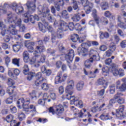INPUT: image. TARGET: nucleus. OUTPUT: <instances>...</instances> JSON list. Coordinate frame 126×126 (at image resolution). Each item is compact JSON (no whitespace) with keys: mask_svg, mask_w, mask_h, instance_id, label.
Here are the masks:
<instances>
[{"mask_svg":"<svg viewBox=\"0 0 126 126\" xmlns=\"http://www.w3.org/2000/svg\"><path fill=\"white\" fill-rule=\"evenodd\" d=\"M86 27H84L80 29V34H84V37H80L78 39L79 43H83L86 38V32H87Z\"/></svg>","mask_w":126,"mask_h":126,"instance_id":"obj_15","label":"nucleus"},{"mask_svg":"<svg viewBox=\"0 0 126 126\" xmlns=\"http://www.w3.org/2000/svg\"><path fill=\"white\" fill-rule=\"evenodd\" d=\"M64 90L63 89V87L61 86L59 88V92L60 94H62L63 93Z\"/></svg>","mask_w":126,"mask_h":126,"instance_id":"obj_63","label":"nucleus"},{"mask_svg":"<svg viewBox=\"0 0 126 126\" xmlns=\"http://www.w3.org/2000/svg\"><path fill=\"white\" fill-rule=\"evenodd\" d=\"M85 43L81 44L82 47L78 48V55L82 57H87L88 56V49L83 47Z\"/></svg>","mask_w":126,"mask_h":126,"instance_id":"obj_12","label":"nucleus"},{"mask_svg":"<svg viewBox=\"0 0 126 126\" xmlns=\"http://www.w3.org/2000/svg\"><path fill=\"white\" fill-rule=\"evenodd\" d=\"M71 19L74 22H78L81 19L80 14L79 13L74 14Z\"/></svg>","mask_w":126,"mask_h":126,"instance_id":"obj_31","label":"nucleus"},{"mask_svg":"<svg viewBox=\"0 0 126 126\" xmlns=\"http://www.w3.org/2000/svg\"><path fill=\"white\" fill-rule=\"evenodd\" d=\"M118 75L120 77L124 76V75H125V71L123 69L120 68Z\"/></svg>","mask_w":126,"mask_h":126,"instance_id":"obj_61","label":"nucleus"},{"mask_svg":"<svg viewBox=\"0 0 126 126\" xmlns=\"http://www.w3.org/2000/svg\"><path fill=\"white\" fill-rule=\"evenodd\" d=\"M124 111H125V105H121L119 109L116 110V113L112 112V114L113 116H116L117 118H122V117H124Z\"/></svg>","mask_w":126,"mask_h":126,"instance_id":"obj_10","label":"nucleus"},{"mask_svg":"<svg viewBox=\"0 0 126 126\" xmlns=\"http://www.w3.org/2000/svg\"><path fill=\"white\" fill-rule=\"evenodd\" d=\"M45 47L44 46H37L33 53L35 57L32 58L30 61L31 63H36V57H37V56H40L41 52H45Z\"/></svg>","mask_w":126,"mask_h":126,"instance_id":"obj_7","label":"nucleus"},{"mask_svg":"<svg viewBox=\"0 0 126 126\" xmlns=\"http://www.w3.org/2000/svg\"><path fill=\"white\" fill-rule=\"evenodd\" d=\"M20 48H21V46H20V44L18 43H17L13 45V49L15 53H17V52H19Z\"/></svg>","mask_w":126,"mask_h":126,"instance_id":"obj_36","label":"nucleus"},{"mask_svg":"<svg viewBox=\"0 0 126 126\" xmlns=\"http://www.w3.org/2000/svg\"><path fill=\"white\" fill-rule=\"evenodd\" d=\"M23 73L25 75H28L27 79L29 81L32 80V78L35 76V74L34 72H31L29 73V68L28 67V65L25 64L24 66V69L23 70Z\"/></svg>","mask_w":126,"mask_h":126,"instance_id":"obj_8","label":"nucleus"},{"mask_svg":"<svg viewBox=\"0 0 126 126\" xmlns=\"http://www.w3.org/2000/svg\"><path fill=\"white\" fill-rule=\"evenodd\" d=\"M40 18L38 15H35L34 16L30 15L29 11H28L27 13H26L24 15V21L25 23H28L29 20L32 23H35V20L39 21Z\"/></svg>","mask_w":126,"mask_h":126,"instance_id":"obj_5","label":"nucleus"},{"mask_svg":"<svg viewBox=\"0 0 126 126\" xmlns=\"http://www.w3.org/2000/svg\"><path fill=\"white\" fill-rule=\"evenodd\" d=\"M13 120V116L11 115L10 114L6 117V121L7 123H10Z\"/></svg>","mask_w":126,"mask_h":126,"instance_id":"obj_46","label":"nucleus"},{"mask_svg":"<svg viewBox=\"0 0 126 126\" xmlns=\"http://www.w3.org/2000/svg\"><path fill=\"white\" fill-rule=\"evenodd\" d=\"M63 81H64L63 80V78L62 73H59L58 75L56 77L55 83L58 84V83H62V82H63Z\"/></svg>","mask_w":126,"mask_h":126,"instance_id":"obj_24","label":"nucleus"},{"mask_svg":"<svg viewBox=\"0 0 126 126\" xmlns=\"http://www.w3.org/2000/svg\"><path fill=\"white\" fill-rule=\"evenodd\" d=\"M67 83L68 85L66 87L65 92L70 93V92H71V91L73 90L74 87V81L70 80L68 81Z\"/></svg>","mask_w":126,"mask_h":126,"instance_id":"obj_17","label":"nucleus"},{"mask_svg":"<svg viewBox=\"0 0 126 126\" xmlns=\"http://www.w3.org/2000/svg\"><path fill=\"white\" fill-rule=\"evenodd\" d=\"M74 57V51L70 49L68 51L67 54H65V59L67 63H71L73 61V57Z\"/></svg>","mask_w":126,"mask_h":126,"instance_id":"obj_9","label":"nucleus"},{"mask_svg":"<svg viewBox=\"0 0 126 126\" xmlns=\"http://www.w3.org/2000/svg\"><path fill=\"white\" fill-rule=\"evenodd\" d=\"M112 54H113V51H111V50H110V49H109L108 50L105 52V55L106 57H109L111 56Z\"/></svg>","mask_w":126,"mask_h":126,"instance_id":"obj_58","label":"nucleus"},{"mask_svg":"<svg viewBox=\"0 0 126 126\" xmlns=\"http://www.w3.org/2000/svg\"><path fill=\"white\" fill-rule=\"evenodd\" d=\"M69 67L70 68L71 70H72L73 71H74L75 69H76V65L74 63L70 64L68 65Z\"/></svg>","mask_w":126,"mask_h":126,"instance_id":"obj_49","label":"nucleus"},{"mask_svg":"<svg viewBox=\"0 0 126 126\" xmlns=\"http://www.w3.org/2000/svg\"><path fill=\"white\" fill-rule=\"evenodd\" d=\"M8 22L9 23H12V25L19 26L20 31L22 32L25 30V26L21 25V19L17 18V16L15 15L8 17Z\"/></svg>","mask_w":126,"mask_h":126,"instance_id":"obj_3","label":"nucleus"},{"mask_svg":"<svg viewBox=\"0 0 126 126\" xmlns=\"http://www.w3.org/2000/svg\"><path fill=\"white\" fill-rule=\"evenodd\" d=\"M10 110L11 113H12V114H14L15 113H16V112H17L16 107H15V106H13V105H12L10 107Z\"/></svg>","mask_w":126,"mask_h":126,"instance_id":"obj_52","label":"nucleus"},{"mask_svg":"<svg viewBox=\"0 0 126 126\" xmlns=\"http://www.w3.org/2000/svg\"><path fill=\"white\" fill-rule=\"evenodd\" d=\"M7 34H11L10 32H8L7 33H6L5 36L4 37L3 39L4 41L6 42V43H8L9 41H10V38H9V36H8V35Z\"/></svg>","mask_w":126,"mask_h":126,"instance_id":"obj_45","label":"nucleus"},{"mask_svg":"<svg viewBox=\"0 0 126 126\" xmlns=\"http://www.w3.org/2000/svg\"><path fill=\"white\" fill-rule=\"evenodd\" d=\"M7 84L9 86H12L13 87V85H14V82H13V80H12L11 79L9 78L7 80Z\"/></svg>","mask_w":126,"mask_h":126,"instance_id":"obj_54","label":"nucleus"},{"mask_svg":"<svg viewBox=\"0 0 126 126\" xmlns=\"http://www.w3.org/2000/svg\"><path fill=\"white\" fill-rule=\"evenodd\" d=\"M109 50L111 51L113 53L116 51V44L114 42L110 43L109 46Z\"/></svg>","mask_w":126,"mask_h":126,"instance_id":"obj_40","label":"nucleus"},{"mask_svg":"<svg viewBox=\"0 0 126 126\" xmlns=\"http://www.w3.org/2000/svg\"><path fill=\"white\" fill-rule=\"evenodd\" d=\"M26 5H27L30 11H32V12L35 11V9H36V5L33 2H31V1H28Z\"/></svg>","mask_w":126,"mask_h":126,"instance_id":"obj_20","label":"nucleus"},{"mask_svg":"<svg viewBox=\"0 0 126 126\" xmlns=\"http://www.w3.org/2000/svg\"><path fill=\"white\" fill-rule=\"evenodd\" d=\"M11 8L13 9V10H15L16 11V13L18 14H19L20 13H22L23 12V11L24 10V9L23 8V7L20 5H18L16 3L13 2L12 3L11 6Z\"/></svg>","mask_w":126,"mask_h":126,"instance_id":"obj_11","label":"nucleus"},{"mask_svg":"<svg viewBox=\"0 0 126 126\" xmlns=\"http://www.w3.org/2000/svg\"><path fill=\"white\" fill-rule=\"evenodd\" d=\"M118 25L120 28H122V29H126V25H125L124 22H122V17L120 16L118 17Z\"/></svg>","mask_w":126,"mask_h":126,"instance_id":"obj_25","label":"nucleus"},{"mask_svg":"<svg viewBox=\"0 0 126 126\" xmlns=\"http://www.w3.org/2000/svg\"><path fill=\"white\" fill-rule=\"evenodd\" d=\"M107 49H108V47H107V46L106 45H102L99 47L100 51L102 52H105V51L107 50Z\"/></svg>","mask_w":126,"mask_h":126,"instance_id":"obj_56","label":"nucleus"},{"mask_svg":"<svg viewBox=\"0 0 126 126\" xmlns=\"http://www.w3.org/2000/svg\"><path fill=\"white\" fill-rule=\"evenodd\" d=\"M116 102L118 103L120 105H122L123 104L125 103V99L123 97H120L119 96V98H118L117 99H116Z\"/></svg>","mask_w":126,"mask_h":126,"instance_id":"obj_42","label":"nucleus"},{"mask_svg":"<svg viewBox=\"0 0 126 126\" xmlns=\"http://www.w3.org/2000/svg\"><path fill=\"white\" fill-rule=\"evenodd\" d=\"M8 7H9V5L8 4L5 3L1 4L0 6V9L2 13H6V11H7Z\"/></svg>","mask_w":126,"mask_h":126,"instance_id":"obj_28","label":"nucleus"},{"mask_svg":"<svg viewBox=\"0 0 126 126\" xmlns=\"http://www.w3.org/2000/svg\"><path fill=\"white\" fill-rule=\"evenodd\" d=\"M20 59L14 58L12 60V63H19Z\"/></svg>","mask_w":126,"mask_h":126,"instance_id":"obj_62","label":"nucleus"},{"mask_svg":"<svg viewBox=\"0 0 126 126\" xmlns=\"http://www.w3.org/2000/svg\"><path fill=\"white\" fill-rule=\"evenodd\" d=\"M110 68H111L112 73L115 76L119 75L120 70H118V69H117V66H116L115 64H112L111 68L110 67Z\"/></svg>","mask_w":126,"mask_h":126,"instance_id":"obj_27","label":"nucleus"},{"mask_svg":"<svg viewBox=\"0 0 126 126\" xmlns=\"http://www.w3.org/2000/svg\"><path fill=\"white\" fill-rule=\"evenodd\" d=\"M54 26L55 27H57V26H59V30L55 32V31H53V28L51 26H47L46 27L43 26V24L41 23H38V27L39 28V30L43 32V33H45L46 31H47V29L49 30V32H51L52 33V43H55L56 42V39L57 37L59 38V39H62L63 36V31H66L68 29H69L70 31H72L74 28H76L78 27V29H80V25L79 24H76L75 26L73 24V23L70 22L69 24L67 25L66 23L64 22L63 21H60L59 23L57 21H55L54 23Z\"/></svg>","mask_w":126,"mask_h":126,"instance_id":"obj_1","label":"nucleus"},{"mask_svg":"<svg viewBox=\"0 0 126 126\" xmlns=\"http://www.w3.org/2000/svg\"><path fill=\"white\" fill-rule=\"evenodd\" d=\"M16 94H14L13 95L10 96L9 98H7L5 100L6 104H11L12 103L13 99H15L14 97Z\"/></svg>","mask_w":126,"mask_h":126,"instance_id":"obj_37","label":"nucleus"},{"mask_svg":"<svg viewBox=\"0 0 126 126\" xmlns=\"http://www.w3.org/2000/svg\"><path fill=\"white\" fill-rule=\"evenodd\" d=\"M23 110L25 113H28L29 112V106L27 104H22Z\"/></svg>","mask_w":126,"mask_h":126,"instance_id":"obj_38","label":"nucleus"},{"mask_svg":"<svg viewBox=\"0 0 126 126\" xmlns=\"http://www.w3.org/2000/svg\"><path fill=\"white\" fill-rule=\"evenodd\" d=\"M24 44L25 47L28 48L29 52L30 53H33V52H34V48H33V46L35 45L34 42H31L29 41H25Z\"/></svg>","mask_w":126,"mask_h":126,"instance_id":"obj_16","label":"nucleus"},{"mask_svg":"<svg viewBox=\"0 0 126 126\" xmlns=\"http://www.w3.org/2000/svg\"><path fill=\"white\" fill-rule=\"evenodd\" d=\"M95 22H96V24H108L109 23L108 22V20L107 18L102 17L100 18L99 17H95L94 19Z\"/></svg>","mask_w":126,"mask_h":126,"instance_id":"obj_14","label":"nucleus"},{"mask_svg":"<svg viewBox=\"0 0 126 126\" xmlns=\"http://www.w3.org/2000/svg\"><path fill=\"white\" fill-rule=\"evenodd\" d=\"M105 94V90L102 89L100 91H98L97 92V95L98 97H101L103 96Z\"/></svg>","mask_w":126,"mask_h":126,"instance_id":"obj_47","label":"nucleus"},{"mask_svg":"<svg viewBox=\"0 0 126 126\" xmlns=\"http://www.w3.org/2000/svg\"><path fill=\"white\" fill-rule=\"evenodd\" d=\"M105 82H106V81L105 80V79H104L103 78H99L97 80V84H98V85H103Z\"/></svg>","mask_w":126,"mask_h":126,"instance_id":"obj_44","label":"nucleus"},{"mask_svg":"<svg viewBox=\"0 0 126 126\" xmlns=\"http://www.w3.org/2000/svg\"><path fill=\"white\" fill-rule=\"evenodd\" d=\"M94 61H95L94 58H93V57H91L90 59H87L85 61V63H92Z\"/></svg>","mask_w":126,"mask_h":126,"instance_id":"obj_53","label":"nucleus"},{"mask_svg":"<svg viewBox=\"0 0 126 126\" xmlns=\"http://www.w3.org/2000/svg\"><path fill=\"white\" fill-rule=\"evenodd\" d=\"M63 111H64V109H63V105L59 104L56 106L55 113L57 115H61V114H63Z\"/></svg>","mask_w":126,"mask_h":126,"instance_id":"obj_22","label":"nucleus"},{"mask_svg":"<svg viewBox=\"0 0 126 126\" xmlns=\"http://www.w3.org/2000/svg\"><path fill=\"white\" fill-rule=\"evenodd\" d=\"M66 1H68L69 0H65ZM58 2H55V6L58 11H60V9H61V8L60 6L62 5H63V0H58Z\"/></svg>","mask_w":126,"mask_h":126,"instance_id":"obj_23","label":"nucleus"},{"mask_svg":"<svg viewBox=\"0 0 126 126\" xmlns=\"http://www.w3.org/2000/svg\"><path fill=\"white\" fill-rule=\"evenodd\" d=\"M62 17L63 18H65L66 19L68 18V13H67V11L64 10L61 13Z\"/></svg>","mask_w":126,"mask_h":126,"instance_id":"obj_43","label":"nucleus"},{"mask_svg":"<svg viewBox=\"0 0 126 126\" xmlns=\"http://www.w3.org/2000/svg\"><path fill=\"white\" fill-rule=\"evenodd\" d=\"M71 40L74 43L77 42L78 40V35L76 34H74L71 36Z\"/></svg>","mask_w":126,"mask_h":126,"instance_id":"obj_39","label":"nucleus"},{"mask_svg":"<svg viewBox=\"0 0 126 126\" xmlns=\"http://www.w3.org/2000/svg\"><path fill=\"white\" fill-rule=\"evenodd\" d=\"M15 25H11L7 29L6 28V26L3 24V22L0 21V29L2 36H4L7 33H10L12 35H16L17 34V31L15 29Z\"/></svg>","mask_w":126,"mask_h":126,"instance_id":"obj_2","label":"nucleus"},{"mask_svg":"<svg viewBox=\"0 0 126 126\" xmlns=\"http://www.w3.org/2000/svg\"><path fill=\"white\" fill-rule=\"evenodd\" d=\"M100 119L101 120H109V115H105L104 114H102L100 117H99Z\"/></svg>","mask_w":126,"mask_h":126,"instance_id":"obj_51","label":"nucleus"},{"mask_svg":"<svg viewBox=\"0 0 126 126\" xmlns=\"http://www.w3.org/2000/svg\"><path fill=\"white\" fill-rule=\"evenodd\" d=\"M28 102H30V99L29 98H24L22 97L17 101V105L19 109H21V103H22V104H25V103H28Z\"/></svg>","mask_w":126,"mask_h":126,"instance_id":"obj_18","label":"nucleus"},{"mask_svg":"<svg viewBox=\"0 0 126 126\" xmlns=\"http://www.w3.org/2000/svg\"><path fill=\"white\" fill-rule=\"evenodd\" d=\"M39 15L42 17H46L49 21L52 22V16L50 14V9L47 7H43L42 5H39L38 7Z\"/></svg>","mask_w":126,"mask_h":126,"instance_id":"obj_4","label":"nucleus"},{"mask_svg":"<svg viewBox=\"0 0 126 126\" xmlns=\"http://www.w3.org/2000/svg\"><path fill=\"white\" fill-rule=\"evenodd\" d=\"M14 88H15V86H9L7 88L6 92L9 94V95H12L13 94V91H14Z\"/></svg>","mask_w":126,"mask_h":126,"instance_id":"obj_35","label":"nucleus"},{"mask_svg":"<svg viewBox=\"0 0 126 126\" xmlns=\"http://www.w3.org/2000/svg\"><path fill=\"white\" fill-rule=\"evenodd\" d=\"M73 94V92L71 91L70 93H67V94H66V98L68 100H70V103H72V102H74V100H75V98L76 97L74 96H71Z\"/></svg>","mask_w":126,"mask_h":126,"instance_id":"obj_26","label":"nucleus"},{"mask_svg":"<svg viewBox=\"0 0 126 126\" xmlns=\"http://www.w3.org/2000/svg\"><path fill=\"white\" fill-rule=\"evenodd\" d=\"M84 85V83L83 82V81H81L79 82L76 85L77 90H78V91H81V90H82V89H83Z\"/></svg>","mask_w":126,"mask_h":126,"instance_id":"obj_32","label":"nucleus"},{"mask_svg":"<svg viewBox=\"0 0 126 126\" xmlns=\"http://www.w3.org/2000/svg\"><path fill=\"white\" fill-rule=\"evenodd\" d=\"M35 78L36 80H40L41 78H43L42 77V73L41 72H38L35 75Z\"/></svg>","mask_w":126,"mask_h":126,"instance_id":"obj_55","label":"nucleus"},{"mask_svg":"<svg viewBox=\"0 0 126 126\" xmlns=\"http://www.w3.org/2000/svg\"><path fill=\"white\" fill-rule=\"evenodd\" d=\"M100 6L102 10H107V9L109 8V4L107 2H102Z\"/></svg>","mask_w":126,"mask_h":126,"instance_id":"obj_34","label":"nucleus"},{"mask_svg":"<svg viewBox=\"0 0 126 126\" xmlns=\"http://www.w3.org/2000/svg\"><path fill=\"white\" fill-rule=\"evenodd\" d=\"M43 80H45V78H42L41 80H36L34 83L35 85L37 87L40 86V85H41V84H42V82H43Z\"/></svg>","mask_w":126,"mask_h":126,"instance_id":"obj_41","label":"nucleus"},{"mask_svg":"<svg viewBox=\"0 0 126 126\" xmlns=\"http://www.w3.org/2000/svg\"><path fill=\"white\" fill-rule=\"evenodd\" d=\"M89 55L90 57H93L94 61H98L100 60V57L98 56V52L95 49H91L89 51Z\"/></svg>","mask_w":126,"mask_h":126,"instance_id":"obj_13","label":"nucleus"},{"mask_svg":"<svg viewBox=\"0 0 126 126\" xmlns=\"http://www.w3.org/2000/svg\"><path fill=\"white\" fill-rule=\"evenodd\" d=\"M104 15L106 16V17H111L112 16V14L110 11H106L104 13Z\"/></svg>","mask_w":126,"mask_h":126,"instance_id":"obj_64","label":"nucleus"},{"mask_svg":"<svg viewBox=\"0 0 126 126\" xmlns=\"http://www.w3.org/2000/svg\"><path fill=\"white\" fill-rule=\"evenodd\" d=\"M24 62L25 63H28L29 62V53L27 51H26L23 53Z\"/></svg>","mask_w":126,"mask_h":126,"instance_id":"obj_33","label":"nucleus"},{"mask_svg":"<svg viewBox=\"0 0 126 126\" xmlns=\"http://www.w3.org/2000/svg\"><path fill=\"white\" fill-rule=\"evenodd\" d=\"M71 105H75V106H78L80 108H82L83 107V103L82 101L79 100V98L77 97H76L74 101L70 102Z\"/></svg>","mask_w":126,"mask_h":126,"instance_id":"obj_19","label":"nucleus"},{"mask_svg":"<svg viewBox=\"0 0 126 126\" xmlns=\"http://www.w3.org/2000/svg\"><path fill=\"white\" fill-rule=\"evenodd\" d=\"M41 88L43 90H48L49 89V86H48L47 83H44L41 85Z\"/></svg>","mask_w":126,"mask_h":126,"instance_id":"obj_57","label":"nucleus"},{"mask_svg":"<svg viewBox=\"0 0 126 126\" xmlns=\"http://www.w3.org/2000/svg\"><path fill=\"white\" fill-rule=\"evenodd\" d=\"M110 37V34L107 32H99V38L100 39H108Z\"/></svg>","mask_w":126,"mask_h":126,"instance_id":"obj_29","label":"nucleus"},{"mask_svg":"<svg viewBox=\"0 0 126 126\" xmlns=\"http://www.w3.org/2000/svg\"><path fill=\"white\" fill-rule=\"evenodd\" d=\"M29 109H31V111L30 112V115L32 116V117H34L35 115H36V107L34 106L33 104H31L30 105V108Z\"/></svg>","mask_w":126,"mask_h":126,"instance_id":"obj_30","label":"nucleus"},{"mask_svg":"<svg viewBox=\"0 0 126 126\" xmlns=\"http://www.w3.org/2000/svg\"><path fill=\"white\" fill-rule=\"evenodd\" d=\"M13 73L15 74V75L17 76L18 75H19V74L20 73V70L17 68H15L13 70Z\"/></svg>","mask_w":126,"mask_h":126,"instance_id":"obj_60","label":"nucleus"},{"mask_svg":"<svg viewBox=\"0 0 126 126\" xmlns=\"http://www.w3.org/2000/svg\"><path fill=\"white\" fill-rule=\"evenodd\" d=\"M1 47L3 50H7V49H10L9 46H8V44L5 43H2L1 44Z\"/></svg>","mask_w":126,"mask_h":126,"instance_id":"obj_50","label":"nucleus"},{"mask_svg":"<svg viewBox=\"0 0 126 126\" xmlns=\"http://www.w3.org/2000/svg\"><path fill=\"white\" fill-rule=\"evenodd\" d=\"M81 2L83 6L84 7V9L87 14H89L91 12V9L94 6L93 3L89 2L88 0H81Z\"/></svg>","mask_w":126,"mask_h":126,"instance_id":"obj_6","label":"nucleus"},{"mask_svg":"<svg viewBox=\"0 0 126 126\" xmlns=\"http://www.w3.org/2000/svg\"><path fill=\"white\" fill-rule=\"evenodd\" d=\"M119 98H120V95L117 94L114 95L113 98H112L109 100V103L108 105L109 109H111V108L113 107V105L115 103V100H117Z\"/></svg>","mask_w":126,"mask_h":126,"instance_id":"obj_21","label":"nucleus"},{"mask_svg":"<svg viewBox=\"0 0 126 126\" xmlns=\"http://www.w3.org/2000/svg\"><path fill=\"white\" fill-rule=\"evenodd\" d=\"M119 89L120 90V91L124 92L126 90V84L124 83L122 84V85L119 87Z\"/></svg>","mask_w":126,"mask_h":126,"instance_id":"obj_48","label":"nucleus"},{"mask_svg":"<svg viewBox=\"0 0 126 126\" xmlns=\"http://www.w3.org/2000/svg\"><path fill=\"white\" fill-rule=\"evenodd\" d=\"M120 46L122 49H125L126 47V40H123L120 43Z\"/></svg>","mask_w":126,"mask_h":126,"instance_id":"obj_59","label":"nucleus"}]
</instances>
